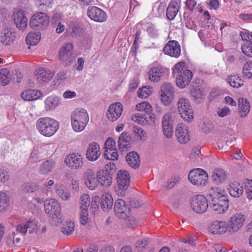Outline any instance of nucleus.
Instances as JSON below:
<instances>
[{
	"mask_svg": "<svg viewBox=\"0 0 252 252\" xmlns=\"http://www.w3.org/2000/svg\"><path fill=\"white\" fill-rule=\"evenodd\" d=\"M136 247L141 252H154L152 250L151 240L144 238L136 242Z\"/></svg>",
	"mask_w": 252,
	"mask_h": 252,
	"instance_id": "nucleus-34",
	"label": "nucleus"
},
{
	"mask_svg": "<svg viewBox=\"0 0 252 252\" xmlns=\"http://www.w3.org/2000/svg\"><path fill=\"white\" fill-rule=\"evenodd\" d=\"M128 165L134 169L138 168L140 163V158L136 152H132L127 154L125 157Z\"/></svg>",
	"mask_w": 252,
	"mask_h": 252,
	"instance_id": "nucleus-32",
	"label": "nucleus"
},
{
	"mask_svg": "<svg viewBox=\"0 0 252 252\" xmlns=\"http://www.w3.org/2000/svg\"><path fill=\"white\" fill-rule=\"evenodd\" d=\"M247 197L249 199H252V180L248 181L245 186Z\"/></svg>",
	"mask_w": 252,
	"mask_h": 252,
	"instance_id": "nucleus-61",
	"label": "nucleus"
},
{
	"mask_svg": "<svg viewBox=\"0 0 252 252\" xmlns=\"http://www.w3.org/2000/svg\"><path fill=\"white\" fill-rule=\"evenodd\" d=\"M243 74L248 78H252V61L245 63L243 67Z\"/></svg>",
	"mask_w": 252,
	"mask_h": 252,
	"instance_id": "nucleus-51",
	"label": "nucleus"
},
{
	"mask_svg": "<svg viewBox=\"0 0 252 252\" xmlns=\"http://www.w3.org/2000/svg\"><path fill=\"white\" fill-rule=\"evenodd\" d=\"M157 6V10L160 14L163 13L166 7V3L165 2L158 1L155 3V7Z\"/></svg>",
	"mask_w": 252,
	"mask_h": 252,
	"instance_id": "nucleus-64",
	"label": "nucleus"
},
{
	"mask_svg": "<svg viewBox=\"0 0 252 252\" xmlns=\"http://www.w3.org/2000/svg\"><path fill=\"white\" fill-rule=\"evenodd\" d=\"M41 39V34L37 32H30L26 36V41L27 44L29 45H35L40 41Z\"/></svg>",
	"mask_w": 252,
	"mask_h": 252,
	"instance_id": "nucleus-41",
	"label": "nucleus"
},
{
	"mask_svg": "<svg viewBox=\"0 0 252 252\" xmlns=\"http://www.w3.org/2000/svg\"><path fill=\"white\" fill-rule=\"evenodd\" d=\"M73 45L70 43H65L63 44L62 48L59 51V59H64V57L71 54L72 51Z\"/></svg>",
	"mask_w": 252,
	"mask_h": 252,
	"instance_id": "nucleus-42",
	"label": "nucleus"
},
{
	"mask_svg": "<svg viewBox=\"0 0 252 252\" xmlns=\"http://www.w3.org/2000/svg\"><path fill=\"white\" fill-rule=\"evenodd\" d=\"M188 179L194 185L204 186L207 182L208 175L207 172L202 169L195 168L189 172Z\"/></svg>",
	"mask_w": 252,
	"mask_h": 252,
	"instance_id": "nucleus-9",
	"label": "nucleus"
},
{
	"mask_svg": "<svg viewBox=\"0 0 252 252\" xmlns=\"http://www.w3.org/2000/svg\"><path fill=\"white\" fill-rule=\"evenodd\" d=\"M80 222L82 225H86L90 221L88 209H80Z\"/></svg>",
	"mask_w": 252,
	"mask_h": 252,
	"instance_id": "nucleus-50",
	"label": "nucleus"
},
{
	"mask_svg": "<svg viewBox=\"0 0 252 252\" xmlns=\"http://www.w3.org/2000/svg\"><path fill=\"white\" fill-rule=\"evenodd\" d=\"M22 98L26 101H32L37 99L41 96L40 91L36 90H26L21 94Z\"/></svg>",
	"mask_w": 252,
	"mask_h": 252,
	"instance_id": "nucleus-33",
	"label": "nucleus"
},
{
	"mask_svg": "<svg viewBox=\"0 0 252 252\" xmlns=\"http://www.w3.org/2000/svg\"><path fill=\"white\" fill-rule=\"evenodd\" d=\"M113 204V199L112 196L108 193H104L101 198L100 205L103 210L110 209Z\"/></svg>",
	"mask_w": 252,
	"mask_h": 252,
	"instance_id": "nucleus-39",
	"label": "nucleus"
},
{
	"mask_svg": "<svg viewBox=\"0 0 252 252\" xmlns=\"http://www.w3.org/2000/svg\"><path fill=\"white\" fill-rule=\"evenodd\" d=\"M227 190L231 196L238 198L243 194L244 188L239 182L234 181L229 184Z\"/></svg>",
	"mask_w": 252,
	"mask_h": 252,
	"instance_id": "nucleus-28",
	"label": "nucleus"
},
{
	"mask_svg": "<svg viewBox=\"0 0 252 252\" xmlns=\"http://www.w3.org/2000/svg\"><path fill=\"white\" fill-rule=\"evenodd\" d=\"M229 206L228 200L224 197H214L210 204V209L216 214L225 212Z\"/></svg>",
	"mask_w": 252,
	"mask_h": 252,
	"instance_id": "nucleus-12",
	"label": "nucleus"
},
{
	"mask_svg": "<svg viewBox=\"0 0 252 252\" xmlns=\"http://www.w3.org/2000/svg\"><path fill=\"white\" fill-rule=\"evenodd\" d=\"M76 58V56L72 52L71 54L64 57V59L61 58L60 60L62 61L66 66L71 64L74 59Z\"/></svg>",
	"mask_w": 252,
	"mask_h": 252,
	"instance_id": "nucleus-57",
	"label": "nucleus"
},
{
	"mask_svg": "<svg viewBox=\"0 0 252 252\" xmlns=\"http://www.w3.org/2000/svg\"><path fill=\"white\" fill-rule=\"evenodd\" d=\"M139 85V81L136 78H133L129 83V90L130 92H133L138 87Z\"/></svg>",
	"mask_w": 252,
	"mask_h": 252,
	"instance_id": "nucleus-63",
	"label": "nucleus"
},
{
	"mask_svg": "<svg viewBox=\"0 0 252 252\" xmlns=\"http://www.w3.org/2000/svg\"><path fill=\"white\" fill-rule=\"evenodd\" d=\"M15 38L16 33L10 29H4L1 32L0 42L4 46L12 44Z\"/></svg>",
	"mask_w": 252,
	"mask_h": 252,
	"instance_id": "nucleus-27",
	"label": "nucleus"
},
{
	"mask_svg": "<svg viewBox=\"0 0 252 252\" xmlns=\"http://www.w3.org/2000/svg\"><path fill=\"white\" fill-rule=\"evenodd\" d=\"M84 180L86 186L90 189L94 190L97 187V180L95 178L94 172L92 169H86L84 173Z\"/></svg>",
	"mask_w": 252,
	"mask_h": 252,
	"instance_id": "nucleus-25",
	"label": "nucleus"
},
{
	"mask_svg": "<svg viewBox=\"0 0 252 252\" xmlns=\"http://www.w3.org/2000/svg\"><path fill=\"white\" fill-rule=\"evenodd\" d=\"M80 209H88L90 204V196L87 193L81 195L79 198Z\"/></svg>",
	"mask_w": 252,
	"mask_h": 252,
	"instance_id": "nucleus-48",
	"label": "nucleus"
},
{
	"mask_svg": "<svg viewBox=\"0 0 252 252\" xmlns=\"http://www.w3.org/2000/svg\"><path fill=\"white\" fill-rule=\"evenodd\" d=\"M192 73L190 70H185L182 73L174 76L177 86L184 88L190 83L192 78Z\"/></svg>",
	"mask_w": 252,
	"mask_h": 252,
	"instance_id": "nucleus-20",
	"label": "nucleus"
},
{
	"mask_svg": "<svg viewBox=\"0 0 252 252\" xmlns=\"http://www.w3.org/2000/svg\"><path fill=\"white\" fill-rule=\"evenodd\" d=\"M61 103V99L55 95L48 96L44 101L45 109L46 111H52L56 109Z\"/></svg>",
	"mask_w": 252,
	"mask_h": 252,
	"instance_id": "nucleus-30",
	"label": "nucleus"
},
{
	"mask_svg": "<svg viewBox=\"0 0 252 252\" xmlns=\"http://www.w3.org/2000/svg\"><path fill=\"white\" fill-rule=\"evenodd\" d=\"M37 230V223L33 220H30L18 224L16 229L17 233H19L23 235H25L28 232L29 234L36 232Z\"/></svg>",
	"mask_w": 252,
	"mask_h": 252,
	"instance_id": "nucleus-15",
	"label": "nucleus"
},
{
	"mask_svg": "<svg viewBox=\"0 0 252 252\" xmlns=\"http://www.w3.org/2000/svg\"><path fill=\"white\" fill-rule=\"evenodd\" d=\"M212 178L214 182L217 184H220L226 179L227 175L223 170L218 168L215 169L213 172Z\"/></svg>",
	"mask_w": 252,
	"mask_h": 252,
	"instance_id": "nucleus-36",
	"label": "nucleus"
},
{
	"mask_svg": "<svg viewBox=\"0 0 252 252\" xmlns=\"http://www.w3.org/2000/svg\"><path fill=\"white\" fill-rule=\"evenodd\" d=\"M185 70H188L185 68V62H180L174 66L172 70L173 75L174 76L178 75L183 72H184Z\"/></svg>",
	"mask_w": 252,
	"mask_h": 252,
	"instance_id": "nucleus-49",
	"label": "nucleus"
},
{
	"mask_svg": "<svg viewBox=\"0 0 252 252\" xmlns=\"http://www.w3.org/2000/svg\"><path fill=\"white\" fill-rule=\"evenodd\" d=\"M151 89L149 86L143 87L140 88L138 92V96L141 98H145L148 97L151 94Z\"/></svg>",
	"mask_w": 252,
	"mask_h": 252,
	"instance_id": "nucleus-52",
	"label": "nucleus"
},
{
	"mask_svg": "<svg viewBox=\"0 0 252 252\" xmlns=\"http://www.w3.org/2000/svg\"><path fill=\"white\" fill-rule=\"evenodd\" d=\"M201 156L200 149L195 148L192 150L190 154L189 158L192 160H195Z\"/></svg>",
	"mask_w": 252,
	"mask_h": 252,
	"instance_id": "nucleus-62",
	"label": "nucleus"
},
{
	"mask_svg": "<svg viewBox=\"0 0 252 252\" xmlns=\"http://www.w3.org/2000/svg\"><path fill=\"white\" fill-rule=\"evenodd\" d=\"M87 15L92 20L97 22H103L107 19L106 13L101 9L94 6L88 8Z\"/></svg>",
	"mask_w": 252,
	"mask_h": 252,
	"instance_id": "nucleus-16",
	"label": "nucleus"
},
{
	"mask_svg": "<svg viewBox=\"0 0 252 252\" xmlns=\"http://www.w3.org/2000/svg\"><path fill=\"white\" fill-rule=\"evenodd\" d=\"M104 148L107 150H116V145L115 140L109 137L105 142Z\"/></svg>",
	"mask_w": 252,
	"mask_h": 252,
	"instance_id": "nucleus-58",
	"label": "nucleus"
},
{
	"mask_svg": "<svg viewBox=\"0 0 252 252\" xmlns=\"http://www.w3.org/2000/svg\"><path fill=\"white\" fill-rule=\"evenodd\" d=\"M163 75V71L161 67H151L148 72L149 79L152 82H158Z\"/></svg>",
	"mask_w": 252,
	"mask_h": 252,
	"instance_id": "nucleus-35",
	"label": "nucleus"
},
{
	"mask_svg": "<svg viewBox=\"0 0 252 252\" xmlns=\"http://www.w3.org/2000/svg\"><path fill=\"white\" fill-rule=\"evenodd\" d=\"M114 209L116 215L123 219L127 217V213L129 211L126 205L125 201L123 199H117L116 201Z\"/></svg>",
	"mask_w": 252,
	"mask_h": 252,
	"instance_id": "nucleus-26",
	"label": "nucleus"
},
{
	"mask_svg": "<svg viewBox=\"0 0 252 252\" xmlns=\"http://www.w3.org/2000/svg\"><path fill=\"white\" fill-rule=\"evenodd\" d=\"M115 168V165L113 162H110L107 164L103 169L97 172V182L104 187L110 186L112 183V176Z\"/></svg>",
	"mask_w": 252,
	"mask_h": 252,
	"instance_id": "nucleus-4",
	"label": "nucleus"
},
{
	"mask_svg": "<svg viewBox=\"0 0 252 252\" xmlns=\"http://www.w3.org/2000/svg\"><path fill=\"white\" fill-rule=\"evenodd\" d=\"M246 221V216L240 212L236 213L230 216L226 222L227 232L230 234L237 232L243 226Z\"/></svg>",
	"mask_w": 252,
	"mask_h": 252,
	"instance_id": "nucleus-5",
	"label": "nucleus"
},
{
	"mask_svg": "<svg viewBox=\"0 0 252 252\" xmlns=\"http://www.w3.org/2000/svg\"><path fill=\"white\" fill-rule=\"evenodd\" d=\"M116 180L117 186L115 191L118 195L123 196L129 186L130 175L127 171L121 170L117 173Z\"/></svg>",
	"mask_w": 252,
	"mask_h": 252,
	"instance_id": "nucleus-6",
	"label": "nucleus"
},
{
	"mask_svg": "<svg viewBox=\"0 0 252 252\" xmlns=\"http://www.w3.org/2000/svg\"><path fill=\"white\" fill-rule=\"evenodd\" d=\"M180 8L177 0H172L169 3L166 10V16L169 20H173Z\"/></svg>",
	"mask_w": 252,
	"mask_h": 252,
	"instance_id": "nucleus-29",
	"label": "nucleus"
},
{
	"mask_svg": "<svg viewBox=\"0 0 252 252\" xmlns=\"http://www.w3.org/2000/svg\"><path fill=\"white\" fill-rule=\"evenodd\" d=\"M228 82L230 85L233 88H238L244 84L243 81L237 75H231L228 79Z\"/></svg>",
	"mask_w": 252,
	"mask_h": 252,
	"instance_id": "nucleus-45",
	"label": "nucleus"
},
{
	"mask_svg": "<svg viewBox=\"0 0 252 252\" xmlns=\"http://www.w3.org/2000/svg\"><path fill=\"white\" fill-rule=\"evenodd\" d=\"M54 189L59 197L63 200H68L70 198V193L69 191L64 189L61 185L56 184L54 186Z\"/></svg>",
	"mask_w": 252,
	"mask_h": 252,
	"instance_id": "nucleus-40",
	"label": "nucleus"
},
{
	"mask_svg": "<svg viewBox=\"0 0 252 252\" xmlns=\"http://www.w3.org/2000/svg\"><path fill=\"white\" fill-rule=\"evenodd\" d=\"M135 108L137 111H144L148 114L151 113L153 110L152 105L147 101H142L138 103Z\"/></svg>",
	"mask_w": 252,
	"mask_h": 252,
	"instance_id": "nucleus-47",
	"label": "nucleus"
},
{
	"mask_svg": "<svg viewBox=\"0 0 252 252\" xmlns=\"http://www.w3.org/2000/svg\"><path fill=\"white\" fill-rule=\"evenodd\" d=\"M155 118L152 116L143 117L142 125L146 127H152L155 125Z\"/></svg>",
	"mask_w": 252,
	"mask_h": 252,
	"instance_id": "nucleus-56",
	"label": "nucleus"
},
{
	"mask_svg": "<svg viewBox=\"0 0 252 252\" xmlns=\"http://www.w3.org/2000/svg\"><path fill=\"white\" fill-rule=\"evenodd\" d=\"M13 20L17 28L22 31L26 29L27 26L28 20L23 10H19L14 13Z\"/></svg>",
	"mask_w": 252,
	"mask_h": 252,
	"instance_id": "nucleus-22",
	"label": "nucleus"
},
{
	"mask_svg": "<svg viewBox=\"0 0 252 252\" xmlns=\"http://www.w3.org/2000/svg\"><path fill=\"white\" fill-rule=\"evenodd\" d=\"M223 191H222L221 189L218 187H213L210 190V195H214L216 197H222Z\"/></svg>",
	"mask_w": 252,
	"mask_h": 252,
	"instance_id": "nucleus-60",
	"label": "nucleus"
},
{
	"mask_svg": "<svg viewBox=\"0 0 252 252\" xmlns=\"http://www.w3.org/2000/svg\"><path fill=\"white\" fill-rule=\"evenodd\" d=\"M11 77L9 71L6 68H2L0 70V81L3 85L5 86L9 84Z\"/></svg>",
	"mask_w": 252,
	"mask_h": 252,
	"instance_id": "nucleus-44",
	"label": "nucleus"
},
{
	"mask_svg": "<svg viewBox=\"0 0 252 252\" xmlns=\"http://www.w3.org/2000/svg\"><path fill=\"white\" fill-rule=\"evenodd\" d=\"M131 142V137L126 132H123L119 136L118 139V146L122 151L126 150L127 146Z\"/></svg>",
	"mask_w": 252,
	"mask_h": 252,
	"instance_id": "nucleus-38",
	"label": "nucleus"
},
{
	"mask_svg": "<svg viewBox=\"0 0 252 252\" xmlns=\"http://www.w3.org/2000/svg\"><path fill=\"white\" fill-rule=\"evenodd\" d=\"M101 152L99 144L95 142L91 143L86 150V157L91 161L96 160L100 157Z\"/></svg>",
	"mask_w": 252,
	"mask_h": 252,
	"instance_id": "nucleus-19",
	"label": "nucleus"
},
{
	"mask_svg": "<svg viewBox=\"0 0 252 252\" xmlns=\"http://www.w3.org/2000/svg\"><path fill=\"white\" fill-rule=\"evenodd\" d=\"M89 120V115L84 109H76L71 114L72 128L76 132L82 131L88 124Z\"/></svg>",
	"mask_w": 252,
	"mask_h": 252,
	"instance_id": "nucleus-3",
	"label": "nucleus"
},
{
	"mask_svg": "<svg viewBox=\"0 0 252 252\" xmlns=\"http://www.w3.org/2000/svg\"><path fill=\"white\" fill-rule=\"evenodd\" d=\"M173 121L171 115L170 113L165 114L162 120V127L164 135L167 138H170L173 135Z\"/></svg>",
	"mask_w": 252,
	"mask_h": 252,
	"instance_id": "nucleus-18",
	"label": "nucleus"
},
{
	"mask_svg": "<svg viewBox=\"0 0 252 252\" xmlns=\"http://www.w3.org/2000/svg\"><path fill=\"white\" fill-rule=\"evenodd\" d=\"M160 100L165 105L171 103L174 98V90L171 84L169 83H164L160 87Z\"/></svg>",
	"mask_w": 252,
	"mask_h": 252,
	"instance_id": "nucleus-13",
	"label": "nucleus"
},
{
	"mask_svg": "<svg viewBox=\"0 0 252 252\" xmlns=\"http://www.w3.org/2000/svg\"><path fill=\"white\" fill-rule=\"evenodd\" d=\"M36 127L38 131L45 137L54 135L59 128V123L56 120L49 117L40 118L36 123Z\"/></svg>",
	"mask_w": 252,
	"mask_h": 252,
	"instance_id": "nucleus-1",
	"label": "nucleus"
},
{
	"mask_svg": "<svg viewBox=\"0 0 252 252\" xmlns=\"http://www.w3.org/2000/svg\"><path fill=\"white\" fill-rule=\"evenodd\" d=\"M163 52L166 55L177 58L181 54L180 45L177 41L170 40L165 45Z\"/></svg>",
	"mask_w": 252,
	"mask_h": 252,
	"instance_id": "nucleus-17",
	"label": "nucleus"
},
{
	"mask_svg": "<svg viewBox=\"0 0 252 252\" xmlns=\"http://www.w3.org/2000/svg\"><path fill=\"white\" fill-rule=\"evenodd\" d=\"M230 113V109L228 106L219 108L217 110V114L220 117H224Z\"/></svg>",
	"mask_w": 252,
	"mask_h": 252,
	"instance_id": "nucleus-59",
	"label": "nucleus"
},
{
	"mask_svg": "<svg viewBox=\"0 0 252 252\" xmlns=\"http://www.w3.org/2000/svg\"><path fill=\"white\" fill-rule=\"evenodd\" d=\"M45 213L52 219L54 225L62 222L61 205L58 201L53 198H47L44 202Z\"/></svg>",
	"mask_w": 252,
	"mask_h": 252,
	"instance_id": "nucleus-2",
	"label": "nucleus"
},
{
	"mask_svg": "<svg viewBox=\"0 0 252 252\" xmlns=\"http://www.w3.org/2000/svg\"><path fill=\"white\" fill-rule=\"evenodd\" d=\"M177 106L181 117L188 122H191L193 119V113L189 100L185 98H179Z\"/></svg>",
	"mask_w": 252,
	"mask_h": 252,
	"instance_id": "nucleus-8",
	"label": "nucleus"
},
{
	"mask_svg": "<svg viewBox=\"0 0 252 252\" xmlns=\"http://www.w3.org/2000/svg\"><path fill=\"white\" fill-rule=\"evenodd\" d=\"M65 164L72 170H80L84 165V158L78 153L68 154L64 160Z\"/></svg>",
	"mask_w": 252,
	"mask_h": 252,
	"instance_id": "nucleus-10",
	"label": "nucleus"
},
{
	"mask_svg": "<svg viewBox=\"0 0 252 252\" xmlns=\"http://www.w3.org/2000/svg\"><path fill=\"white\" fill-rule=\"evenodd\" d=\"M24 191L27 192H34L38 189V185L34 183H26L24 186Z\"/></svg>",
	"mask_w": 252,
	"mask_h": 252,
	"instance_id": "nucleus-55",
	"label": "nucleus"
},
{
	"mask_svg": "<svg viewBox=\"0 0 252 252\" xmlns=\"http://www.w3.org/2000/svg\"><path fill=\"white\" fill-rule=\"evenodd\" d=\"M250 105L249 101L244 98L238 100V113L241 118L246 117L250 112Z\"/></svg>",
	"mask_w": 252,
	"mask_h": 252,
	"instance_id": "nucleus-31",
	"label": "nucleus"
},
{
	"mask_svg": "<svg viewBox=\"0 0 252 252\" xmlns=\"http://www.w3.org/2000/svg\"><path fill=\"white\" fill-rule=\"evenodd\" d=\"M209 231L213 234H223L227 231L226 222L225 221H214L210 224Z\"/></svg>",
	"mask_w": 252,
	"mask_h": 252,
	"instance_id": "nucleus-24",
	"label": "nucleus"
},
{
	"mask_svg": "<svg viewBox=\"0 0 252 252\" xmlns=\"http://www.w3.org/2000/svg\"><path fill=\"white\" fill-rule=\"evenodd\" d=\"M56 165V162L53 160H47L44 161L40 166L39 172L43 175H47L52 171Z\"/></svg>",
	"mask_w": 252,
	"mask_h": 252,
	"instance_id": "nucleus-37",
	"label": "nucleus"
},
{
	"mask_svg": "<svg viewBox=\"0 0 252 252\" xmlns=\"http://www.w3.org/2000/svg\"><path fill=\"white\" fill-rule=\"evenodd\" d=\"M9 197L5 192L0 191V212L3 211L7 206Z\"/></svg>",
	"mask_w": 252,
	"mask_h": 252,
	"instance_id": "nucleus-53",
	"label": "nucleus"
},
{
	"mask_svg": "<svg viewBox=\"0 0 252 252\" xmlns=\"http://www.w3.org/2000/svg\"><path fill=\"white\" fill-rule=\"evenodd\" d=\"M190 207L196 213H204L208 207V200L205 196L198 194L191 199Z\"/></svg>",
	"mask_w": 252,
	"mask_h": 252,
	"instance_id": "nucleus-11",
	"label": "nucleus"
},
{
	"mask_svg": "<svg viewBox=\"0 0 252 252\" xmlns=\"http://www.w3.org/2000/svg\"><path fill=\"white\" fill-rule=\"evenodd\" d=\"M123 110V105L120 102L111 104L106 112L107 119L112 122L116 121L122 115Z\"/></svg>",
	"mask_w": 252,
	"mask_h": 252,
	"instance_id": "nucleus-14",
	"label": "nucleus"
},
{
	"mask_svg": "<svg viewBox=\"0 0 252 252\" xmlns=\"http://www.w3.org/2000/svg\"><path fill=\"white\" fill-rule=\"evenodd\" d=\"M75 224L71 220H67L63 223L61 232L64 235H70L74 231Z\"/></svg>",
	"mask_w": 252,
	"mask_h": 252,
	"instance_id": "nucleus-43",
	"label": "nucleus"
},
{
	"mask_svg": "<svg viewBox=\"0 0 252 252\" xmlns=\"http://www.w3.org/2000/svg\"><path fill=\"white\" fill-rule=\"evenodd\" d=\"M242 52L246 56L252 57V43L247 41L241 47Z\"/></svg>",
	"mask_w": 252,
	"mask_h": 252,
	"instance_id": "nucleus-54",
	"label": "nucleus"
},
{
	"mask_svg": "<svg viewBox=\"0 0 252 252\" xmlns=\"http://www.w3.org/2000/svg\"><path fill=\"white\" fill-rule=\"evenodd\" d=\"M206 94L200 89H195L191 91V95L197 103H200L205 98Z\"/></svg>",
	"mask_w": 252,
	"mask_h": 252,
	"instance_id": "nucleus-46",
	"label": "nucleus"
},
{
	"mask_svg": "<svg viewBox=\"0 0 252 252\" xmlns=\"http://www.w3.org/2000/svg\"><path fill=\"white\" fill-rule=\"evenodd\" d=\"M36 80L40 83L46 82L50 80L54 76V73L47 68H38L35 72Z\"/></svg>",
	"mask_w": 252,
	"mask_h": 252,
	"instance_id": "nucleus-23",
	"label": "nucleus"
},
{
	"mask_svg": "<svg viewBox=\"0 0 252 252\" xmlns=\"http://www.w3.org/2000/svg\"><path fill=\"white\" fill-rule=\"evenodd\" d=\"M175 136L178 141L182 144L188 142L190 139L188 127L183 124L177 125L175 130Z\"/></svg>",
	"mask_w": 252,
	"mask_h": 252,
	"instance_id": "nucleus-21",
	"label": "nucleus"
},
{
	"mask_svg": "<svg viewBox=\"0 0 252 252\" xmlns=\"http://www.w3.org/2000/svg\"><path fill=\"white\" fill-rule=\"evenodd\" d=\"M50 21L49 17L43 12H38L32 16L29 25L35 30H43L47 28Z\"/></svg>",
	"mask_w": 252,
	"mask_h": 252,
	"instance_id": "nucleus-7",
	"label": "nucleus"
}]
</instances>
